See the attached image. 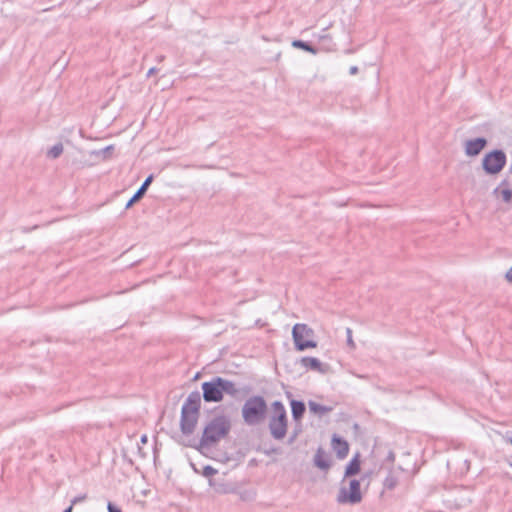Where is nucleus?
Segmentation results:
<instances>
[{
	"mask_svg": "<svg viewBox=\"0 0 512 512\" xmlns=\"http://www.w3.org/2000/svg\"><path fill=\"white\" fill-rule=\"evenodd\" d=\"M230 430V418L224 414L215 415L204 426L202 436L199 440L191 438L187 441H179V443L186 447L195 448L200 453L204 454L207 449H210L222 439L227 437L230 433Z\"/></svg>",
	"mask_w": 512,
	"mask_h": 512,
	"instance_id": "obj_1",
	"label": "nucleus"
},
{
	"mask_svg": "<svg viewBox=\"0 0 512 512\" xmlns=\"http://www.w3.org/2000/svg\"><path fill=\"white\" fill-rule=\"evenodd\" d=\"M201 409V395L199 391L191 392L185 399L180 415V430L184 436L194 433Z\"/></svg>",
	"mask_w": 512,
	"mask_h": 512,
	"instance_id": "obj_2",
	"label": "nucleus"
},
{
	"mask_svg": "<svg viewBox=\"0 0 512 512\" xmlns=\"http://www.w3.org/2000/svg\"><path fill=\"white\" fill-rule=\"evenodd\" d=\"M201 389L202 397L207 403L221 402L224 394L236 397L239 393V389L233 381L220 376H215L210 381L203 382Z\"/></svg>",
	"mask_w": 512,
	"mask_h": 512,
	"instance_id": "obj_3",
	"label": "nucleus"
},
{
	"mask_svg": "<svg viewBox=\"0 0 512 512\" xmlns=\"http://www.w3.org/2000/svg\"><path fill=\"white\" fill-rule=\"evenodd\" d=\"M268 411L267 402L260 395H253L246 399L242 406V418L248 426H255L263 422Z\"/></svg>",
	"mask_w": 512,
	"mask_h": 512,
	"instance_id": "obj_4",
	"label": "nucleus"
},
{
	"mask_svg": "<svg viewBox=\"0 0 512 512\" xmlns=\"http://www.w3.org/2000/svg\"><path fill=\"white\" fill-rule=\"evenodd\" d=\"M271 408L272 414L268 423L270 434L275 440H282L287 434L288 427V418L285 406L281 401H274Z\"/></svg>",
	"mask_w": 512,
	"mask_h": 512,
	"instance_id": "obj_5",
	"label": "nucleus"
},
{
	"mask_svg": "<svg viewBox=\"0 0 512 512\" xmlns=\"http://www.w3.org/2000/svg\"><path fill=\"white\" fill-rule=\"evenodd\" d=\"M292 337L297 351L317 347V342L313 340L314 331L306 324H295L292 329Z\"/></svg>",
	"mask_w": 512,
	"mask_h": 512,
	"instance_id": "obj_6",
	"label": "nucleus"
},
{
	"mask_svg": "<svg viewBox=\"0 0 512 512\" xmlns=\"http://www.w3.org/2000/svg\"><path fill=\"white\" fill-rule=\"evenodd\" d=\"M507 163V156L501 149L486 153L482 159V169L487 175H497Z\"/></svg>",
	"mask_w": 512,
	"mask_h": 512,
	"instance_id": "obj_7",
	"label": "nucleus"
},
{
	"mask_svg": "<svg viewBox=\"0 0 512 512\" xmlns=\"http://www.w3.org/2000/svg\"><path fill=\"white\" fill-rule=\"evenodd\" d=\"M336 501L339 504H350L356 505L362 501L361 483L360 480L351 479L349 480V486L346 487L341 484L339 492L337 494Z\"/></svg>",
	"mask_w": 512,
	"mask_h": 512,
	"instance_id": "obj_8",
	"label": "nucleus"
},
{
	"mask_svg": "<svg viewBox=\"0 0 512 512\" xmlns=\"http://www.w3.org/2000/svg\"><path fill=\"white\" fill-rule=\"evenodd\" d=\"M486 145L487 140L484 137L467 140L465 143V153L470 157L477 156L486 147Z\"/></svg>",
	"mask_w": 512,
	"mask_h": 512,
	"instance_id": "obj_9",
	"label": "nucleus"
},
{
	"mask_svg": "<svg viewBox=\"0 0 512 512\" xmlns=\"http://www.w3.org/2000/svg\"><path fill=\"white\" fill-rule=\"evenodd\" d=\"M301 365L309 370L317 371L321 374H326L328 372L329 366L328 364L322 363L318 358L305 356L300 359Z\"/></svg>",
	"mask_w": 512,
	"mask_h": 512,
	"instance_id": "obj_10",
	"label": "nucleus"
},
{
	"mask_svg": "<svg viewBox=\"0 0 512 512\" xmlns=\"http://www.w3.org/2000/svg\"><path fill=\"white\" fill-rule=\"evenodd\" d=\"M331 444L333 450L336 452L338 459H344L347 457L349 453V444L345 439L334 434L331 440Z\"/></svg>",
	"mask_w": 512,
	"mask_h": 512,
	"instance_id": "obj_11",
	"label": "nucleus"
},
{
	"mask_svg": "<svg viewBox=\"0 0 512 512\" xmlns=\"http://www.w3.org/2000/svg\"><path fill=\"white\" fill-rule=\"evenodd\" d=\"M154 179L153 174H150L142 183V185L138 188V190L134 193V195L129 199L126 203L125 209L131 208L136 202L140 201L145 195L147 189L151 185Z\"/></svg>",
	"mask_w": 512,
	"mask_h": 512,
	"instance_id": "obj_12",
	"label": "nucleus"
},
{
	"mask_svg": "<svg viewBox=\"0 0 512 512\" xmlns=\"http://www.w3.org/2000/svg\"><path fill=\"white\" fill-rule=\"evenodd\" d=\"M361 470V462L360 455L357 453L353 458L349 461V463L345 467L344 477L341 481V484H344L347 478L357 475Z\"/></svg>",
	"mask_w": 512,
	"mask_h": 512,
	"instance_id": "obj_13",
	"label": "nucleus"
},
{
	"mask_svg": "<svg viewBox=\"0 0 512 512\" xmlns=\"http://www.w3.org/2000/svg\"><path fill=\"white\" fill-rule=\"evenodd\" d=\"M314 465L324 471H327L331 467V461L329 459V456L325 452V450L322 447H319L316 450V453L314 455L313 459Z\"/></svg>",
	"mask_w": 512,
	"mask_h": 512,
	"instance_id": "obj_14",
	"label": "nucleus"
},
{
	"mask_svg": "<svg viewBox=\"0 0 512 512\" xmlns=\"http://www.w3.org/2000/svg\"><path fill=\"white\" fill-rule=\"evenodd\" d=\"M290 406L293 420L296 422L301 421L306 411L305 403L300 400L292 399L290 401Z\"/></svg>",
	"mask_w": 512,
	"mask_h": 512,
	"instance_id": "obj_15",
	"label": "nucleus"
},
{
	"mask_svg": "<svg viewBox=\"0 0 512 512\" xmlns=\"http://www.w3.org/2000/svg\"><path fill=\"white\" fill-rule=\"evenodd\" d=\"M292 46L297 49H302L306 52H309L313 55L318 53V49L311 45L309 42L303 41V40H294L292 42Z\"/></svg>",
	"mask_w": 512,
	"mask_h": 512,
	"instance_id": "obj_16",
	"label": "nucleus"
},
{
	"mask_svg": "<svg viewBox=\"0 0 512 512\" xmlns=\"http://www.w3.org/2000/svg\"><path fill=\"white\" fill-rule=\"evenodd\" d=\"M308 405L312 413L318 414L320 416L332 411V407L324 406L314 401H309Z\"/></svg>",
	"mask_w": 512,
	"mask_h": 512,
	"instance_id": "obj_17",
	"label": "nucleus"
},
{
	"mask_svg": "<svg viewBox=\"0 0 512 512\" xmlns=\"http://www.w3.org/2000/svg\"><path fill=\"white\" fill-rule=\"evenodd\" d=\"M398 484V479L392 473H389L384 479L383 485L388 490H393Z\"/></svg>",
	"mask_w": 512,
	"mask_h": 512,
	"instance_id": "obj_18",
	"label": "nucleus"
},
{
	"mask_svg": "<svg viewBox=\"0 0 512 512\" xmlns=\"http://www.w3.org/2000/svg\"><path fill=\"white\" fill-rule=\"evenodd\" d=\"M62 153H63V145H62V143H57L49 149V151L47 152V156L52 159H56Z\"/></svg>",
	"mask_w": 512,
	"mask_h": 512,
	"instance_id": "obj_19",
	"label": "nucleus"
},
{
	"mask_svg": "<svg viewBox=\"0 0 512 512\" xmlns=\"http://www.w3.org/2000/svg\"><path fill=\"white\" fill-rule=\"evenodd\" d=\"M217 473H218L217 469H215L214 467H212L210 465H205L201 469V475L204 477H207V478L214 476Z\"/></svg>",
	"mask_w": 512,
	"mask_h": 512,
	"instance_id": "obj_20",
	"label": "nucleus"
},
{
	"mask_svg": "<svg viewBox=\"0 0 512 512\" xmlns=\"http://www.w3.org/2000/svg\"><path fill=\"white\" fill-rule=\"evenodd\" d=\"M510 180H509V177H505L504 179H502V181L499 183L498 187H496L493 191V194L498 196V193L500 190L502 189H507V188H510Z\"/></svg>",
	"mask_w": 512,
	"mask_h": 512,
	"instance_id": "obj_21",
	"label": "nucleus"
},
{
	"mask_svg": "<svg viewBox=\"0 0 512 512\" xmlns=\"http://www.w3.org/2000/svg\"><path fill=\"white\" fill-rule=\"evenodd\" d=\"M498 195H501L502 200L505 203H510L512 201V190H511V188L500 190Z\"/></svg>",
	"mask_w": 512,
	"mask_h": 512,
	"instance_id": "obj_22",
	"label": "nucleus"
},
{
	"mask_svg": "<svg viewBox=\"0 0 512 512\" xmlns=\"http://www.w3.org/2000/svg\"><path fill=\"white\" fill-rule=\"evenodd\" d=\"M346 334H347V344L351 347H354L355 344H354V341L352 339V330L350 328H347L346 329Z\"/></svg>",
	"mask_w": 512,
	"mask_h": 512,
	"instance_id": "obj_23",
	"label": "nucleus"
},
{
	"mask_svg": "<svg viewBox=\"0 0 512 512\" xmlns=\"http://www.w3.org/2000/svg\"><path fill=\"white\" fill-rule=\"evenodd\" d=\"M107 509L108 512H122L121 509L112 502H108Z\"/></svg>",
	"mask_w": 512,
	"mask_h": 512,
	"instance_id": "obj_24",
	"label": "nucleus"
},
{
	"mask_svg": "<svg viewBox=\"0 0 512 512\" xmlns=\"http://www.w3.org/2000/svg\"><path fill=\"white\" fill-rule=\"evenodd\" d=\"M85 499H86V495L76 496V497H75V498H73V499H72V501H71V505H72V507H73L75 504H77V503H79V502H81V501H84Z\"/></svg>",
	"mask_w": 512,
	"mask_h": 512,
	"instance_id": "obj_25",
	"label": "nucleus"
},
{
	"mask_svg": "<svg viewBox=\"0 0 512 512\" xmlns=\"http://www.w3.org/2000/svg\"><path fill=\"white\" fill-rule=\"evenodd\" d=\"M113 150H114V146H113V145H109V146L105 147V148L102 150V152H103L104 154H110Z\"/></svg>",
	"mask_w": 512,
	"mask_h": 512,
	"instance_id": "obj_26",
	"label": "nucleus"
},
{
	"mask_svg": "<svg viewBox=\"0 0 512 512\" xmlns=\"http://www.w3.org/2000/svg\"><path fill=\"white\" fill-rule=\"evenodd\" d=\"M359 69L357 66H351L350 69H349V74L350 75H356L358 73Z\"/></svg>",
	"mask_w": 512,
	"mask_h": 512,
	"instance_id": "obj_27",
	"label": "nucleus"
},
{
	"mask_svg": "<svg viewBox=\"0 0 512 512\" xmlns=\"http://www.w3.org/2000/svg\"><path fill=\"white\" fill-rule=\"evenodd\" d=\"M506 279L508 282L512 283V267L506 273Z\"/></svg>",
	"mask_w": 512,
	"mask_h": 512,
	"instance_id": "obj_28",
	"label": "nucleus"
},
{
	"mask_svg": "<svg viewBox=\"0 0 512 512\" xmlns=\"http://www.w3.org/2000/svg\"><path fill=\"white\" fill-rule=\"evenodd\" d=\"M387 460H389V461H391V462H394V460H395V454H394V452L390 451V452L388 453Z\"/></svg>",
	"mask_w": 512,
	"mask_h": 512,
	"instance_id": "obj_29",
	"label": "nucleus"
},
{
	"mask_svg": "<svg viewBox=\"0 0 512 512\" xmlns=\"http://www.w3.org/2000/svg\"><path fill=\"white\" fill-rule=\"evenodd\" d=\"M157 72V69L155 67H152L148 70L147 72V77H150L152 76L153 74H155Z\"/></svg>",
	"mask_w": 512,
	"mask_h": 512,
	"instance_id": "obj_30",
	"label": "nucleus"
},
{
	"mask_svg": "<svg viewBox=\"0 0 512 512\" xmlns=\"http://www.w3.org/2000/svg\"><path fill=\"white\" fill-rule=\"evenodd\" d=\"M140 442H141L142 444H146V443L148 442V437H147V435H145V434H144V435H142V436H141V438H140Z\"/></svg>",
	"mask_w": 512,
	"mask_h": 512,
	"instance_id": "obj_31",
	"label": "nucleus"
},
{
	"mask_svg": "<svg viewBox=\"0 0 512 512\" xmlns=\"http://www.w3.org/2000/svg\"><path fill=\"white\" fill-rule=\"evenodd\" d=\"M191 467L194 470L195 473L201 474V470L197 468L196 464L191 463Z\"/></svg>",
	"mask_w": 512,
	"mask_h": 512,
	"instance_id": "obj_32",
	"label": "nucleus"
},
{
	"mask_svg": "<svg viewBox=\"0 0 512 512\" xmlns=\"http://www.w3.org/2000/svg\"><path fill=\"white\" fill-rule=\"evenodd\" d=\"M37 228H38V226L34 225L32 228H25V229H23V231L27 233V232H30L31 230H34V229H37Z\"/></svg>",
	"mask_w": 512,
	"mask_h": 512,
	"instance_id": "obj_33",
	"label": "nucleus"
},
{
	"mask_svg": "<svg viewBox=\"0 0 512 512\" xmlns=\"http://www.w3.org/2000/svg\"><path fill=\"white\" fill-rule=\"evenodd\" d=\"M296 437H297V433H294V435L292 437H290L289 443H293L294 440L296 439Z\"/></svg>",
	"mask_w": 512,
	"mask_h": 512,
	"instance_id": "obj_34",
	"label": "nucleus"
},
{
	"mask_svg": "<svg viewBox=\"0 0 512 512\" xmlns=\"http://www.w3.org/2000/svg\"><path fill=\"white\" fill-rule=\"evenodd\" d=\"M505 440L512 445V436H506Z\"/></svg>",
	"mask_w": 512,
	"mask_h": 512,
	"instance_id": "obj_35",
	"label": "nucleus"
},
{
	"mask_svg": "<svg viewBox=\"0 0 512 512\" xmlns=\"http://www.w3.org/2000/svg\"><path fill=\"white\" fill-rule=\"evenodd\" d=\"M72 505H70L69 507H67L63 512H72Z\"/></svg>",
	"mask_w": 512,
	"mask_h": 512,
	"instance_id": "obj_36",
	"label": "nucleus"
},
{
	"mask_svg": "<svg viewBox=\"0 0 512 512\" xmlns=\"http://www.w3.org/2000/svg\"><path fill=\"white\" fill-rule=\"evenodd\" d=\"M163 60H164V56H163V55H161V56H159V57H158V61H159V62H161V61H163Z\"/></svg>",
	"mask_w": 512,
	"mask_h": 512,
	"instance_id": "obj_37",
	"label": "nucleus"
},
{
	"mask_svg": "<svg viewBox=\"0 0 512 512\" xmlns=\"http://www.w3.org/2000/svg\"><path fill=\"white\" fill-rule=\"evenodd\" d=\"M347 53H353V49L348 50Z\"/></svg>",
	"mask_w": 512,
	"mask_h": 512,
	"instance_id": "obj_38",
	"label": "nucleus"
},
{
	"mask_svg": "<svg viewBox=\"0 0 512 512\" xmlns=\"http://www.w3.org/2000/svg\"><path fill=\"white\" fill-rule=\"evenodd\" d=\"M509 465H510V467L512 468V462H511Z\"/></svg>",
	"mask_w": 512,
	"mask_h": 512,
	"instance_id": "obj_39",
	"label": "nucleus"
}]
</instances>
